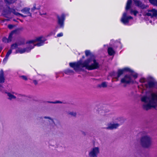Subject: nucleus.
Segmentation results:
<instances>
[{"mask_svg": "<svg viewBox=\"0 0 157 157\" xmlns=\"http://www.w3.org/2000/svg\"><path fill=\"white\" fill-rule=\"evenodd\" d=\"M69 65L76 72L82 70L84 67L88 70H91L97 69L100 66L98 63L95 59L94 56L88 58L83 63L82 60L80 59L76 62L70 63Z\"/></svg>", "mask_w": 157, "mask_h": 157, "instance_id": "nucleus-1", "label": "nucleus"}, {"mask_svg": "<svg viewBox=\"0 0 157 157\" xmlns=\"http://www.w3.org/2000/svg\"><path fill=\"white\" fill-rule=\"evenodd\" d=\"M46 40L43 37L40 36L35 40L29 41L26 43V48H18L16 50V53L22 54L25 52H29L35 46H40L42 45Z\"/></svg>", "mask_w": 157, "mask_h": 157, "instance_id": "nucleus-2", "label": "nucleus"}, {"mask_svg": "<svg viewBox=\"0 0 157 157\" xmlns=\"http://www.w3.org/2000/svg\"><path fill=\"white\" fill-rule=\"evenodd\" d=\"M141 101L143 102V108L148 110L151 108L157 106V95H149L142 97Z\"/></svg>", "mask_w": 157, "mask_h": 157, "instance_id": "nucleus-3", "label": "nucleus"}, {"mask_svg": "<svg viewBox=\"0 0 157 157\" xmlns=\"http://www.w3.org/2000/svg\"><path fill=\"white\" fill-rule=\"evenodd\" d=\"M140 143L141 145L143 147L148 148L152 145V138L148 135L143 136L140 138Z\"/></svg>", "mask_w": 157, "mask_h": 157, "instance_id": "nucleus-4", "label": "nucleus"}, {"mask_svg": "<svg viewBox=\"0 0 157 157\" xmlns=\"http://www.w3.org/2000/svg\"><path fill=\"white\" fill-rule=\"evenodd\" d=\"M30 9L29 8H25L21 10L22 12L26 14V15H24L23 14L16 12L15 10L13 9H9V11L10 12L14 14L17 16H21L23 17H26L27 16L32 17V14L30 12Z\"/></svg>", "mask_w": 157, "mask_h": 157, "instance_id": "nucleus-5", "label": "nucleus"}, {"mask_svg": "<svg viewBox=\"0 0 157 157\" xmlns=\"http://www.w3.org/2000/svg\"><path fill=\"white\" fill-rule=\"evenodd\" d=\"M125 71H128L131 72L132 73L130 75L131 76L132 78V76H133L135 78H136L137 77V74L132 72V71L128 68H125L119 70L118 71L117 76H116L115 75H114L113 76L115 77L114 78L116 79L117 80H118V78Z\"/></svg>", "mask_w": 157, "mask_h": 157, "instance_id": "nucleus-6", "label": "nucleus"}, {"mask_svg": "<svg viewBox=\"0 0 157 157\" xmlns=\"http://www.w3.org/2000/svg\"><path fill=\"white\" fill-rule=\"evenodd\" d=\"M20 29H17L13 31L9 34L8 38H7L6 37H3L2 40L4 43H8L12 41L13 36L14 34H18L20 31Z\"/></svg>", "mask_w": 157, "mask_h": 157, "instance_id": "nucleus-7", "label": "nucleus"}, {"mask_svg": "<svg viewBox=\"0 0 157 157\" xmlns=\"http://www.w3.org/2000/svg\"><path fill=\"white\" fill-rule=\"evenodd\" d=\"M45 119H47V124L45 126V128L47 130H51L53 128V124H55V123L54 119L50 117L44 116V117Z\"/></svg>", "mask_w": 157, "mask_h": 157, "instance_id": "nucleus-8", "label": "nucleus"}, {"mask_svg": "<svg viewBox=\"0 0 157 157\" xmlns=\"http://www.w3.org/2000/svg\"><path fill=\"white\" fill-rule=\"evenodd\" d=\"M100 153L99 148L98 147H94L89 152V157H97Z\"/></svg>", "mask_w": 157, "mask_h": 157, "instance_id": "nucleus-9", "label": "nucleus"}, {"mask_svg": "<svg viewBox=\"0 0 157 157\" xmlns=\"http://www.w3.org/2000/svg\"><path fill=\"white\" fill-rule=\"evenodd\" d=\"M127 14L126 12L124 13L121 19V21L124 24H128L129 20L132 19V17L131 16H127Z\"/></svg>", "mask_w": 157, "mask_h": 157, "instance_id": "nucleus-10", "label": "nucleus"}, {"mask_svg": "<svg viewBox=\"0 0 157 157\" xmlns=\"http://www.w3.org/2000/svg\"><path fill=\"white\" fill-rule=\"evenodd\" d=\"M145 15L150 16L151 18L156 17L157 16V10L155 9L148 10V12L145 13Z\"/></svg>", "mask_w": 157, "mask_h": 157, "instance_id": "nucleus-11", "label": "nucleus"}, {"mask_svg": "<svg viewBox=\"0 0 157 157\" xmlns=\"http://www.w3.org/2000/svg\"><path fill=\"white\" fill-rule=\"evenodd\" d=\"M132 78L130 75H127L121 80V82L123 83H128L132 82Z\"/></svg>", "mask_w": 157, "mask_h": 157, "instance_id": "nucleus-12", "label": "nucleus"}, {"mask_svg": "<svg viewBox=\"0 0 157 157\" xmlns=\"http://www.w3.org/2000/svg\"><path fill=\"white\" fill-rule=\"evenodd\" d=\"M120 124H121L118 123H110L108 124L106 129L110 130L116 129L119 127Z\"/></svg>", "mask_w": 157, "mask_h": 157, "instance_id": "nucleus-13", "label": "nucleus"}, {"mask_svg": "<svg viewBox=\"0 0 157 157\" xmlns=\"http://www.w3.org/2000/svg\"><path fill=\"white\" fill-rule=\"evenodd\" d=\"M65 16L62 14L60 17L58 16V24L60 27H63L64 25V21L65 20Z\"/></svg>", "mask_w": 157, "mask_h": 157, "instance_id": "nucleus-14", "label": "nucleus"}, {"mask_svg": "<svg viewBox=\"0 0 157 157\" xmlns=\"http://www.w3.org/2000/svg\"><path fill=\"white\" fill-rule=\"evenodd\" d=\"M136 5L139 8L144 9L146 8L147 6L143 3L140 1L133 0Z\"/></svg>", "mask_w": 157, "mask_h": 157, "instance_id": "nucleus-15", "label": "nucleus"}, {"mask_svg": "<svg viewBox=\"0 0 157 157\" xmlns=\"http://www.w3.org/2000/svg\"><path fill=\"white\" fill-rule=\"evenodd\" d=\"M7 96L8 97V99L10 100H12L15 99L16 98V97L14 96L13 94H15V93L13 92L12 93L7 92L6 93Z\"/></svg>", "mask_w": 157, "mask_h": 157, "instance_id": "nucleus-16", "label": "nucleus"}, {"mask_svg": "<svg viewBox=\"0 0 157 157\" xmlns=\"http://www.w3.org/2000/svg\"><path fill=\"white\" fill-rule=\"evenodd\" d=\"M4 80L3 72L2 71H0V83H4Z\"/></svg>", "mask_w": 157, "mask_h": 157, "instance_id": "nucleus-17", "label": "nucleus"}, {"mask_svg": "<svg viewBox=\"0 0 157 157\" xmlns=\"http://www.w3.org/2000/svg\"><path fill=\"white\" fill-rule=\"evenodd\" d=\"M12 52V50L11 49H10L9 50L6 54L5 57L4 58L3 60V62L5 63L6 62L8 58L9 55Z\"/></svg>", "mask_w": 157, "mask_h": 157, "instance_id": "nucleus-18", "label": "nucleus"}, {"mask_svg": "<svg viewBox=\"0 0 157 157\" xmlns=\"http://www.w3.org/2000/svg\"><path fill=\"white\" fill-rule=\"evenodd\" d=\"M132 3V0H128L126 4V10H127L129 9Z\"/></svg>", "mask_w": 157, "mask_h": 157, "instance_id": "nucleus-19", "label": "nucleus"}, {"mask_svg": "<svg viewBox=\"0 0 157 157\" xmlns=\"http://www.w3.org/2000/svg\"><path fill=\"white\" fill-rule=\"evenodd\" d=\"M155 85V83L153 81H150L148 82L147 84H146V87L147 88L149 87L151 88L154 86Z\"/></svg>", "mask_w": 157, "mask_h": 157, "instance_id": "nucleus-20", "label": "nucleus"}, {"mask_svg": "<svg viewBox=\"0 0 157 157\" xmlns=\"http://www.w3.org/2000/svg\"><path fill=\"white\" fill-rule=\"evenodd\" d=\"M108 51L109 54L110 55L112 56L114 54V52L113 48L111 47L109 48L108 50Z\"/></svg>", "mask_w": 157, "mask_h": 157, "instance_id": "nucleus-21", "label": "nucleus"}, {"mask_svg": "<svg viewBox=\"0 0 157 157\" xmlns=\"http://www.w3.org/2000/svg\"><path fill=\"white\" fill-rule=\"evenodd\" d=\"M64 72L66 74L68 75H71L72 74L74 73V72L73 71L69 69H67L65 70L64 71Z\"/></svg>", "mask_w": 157, "mask_h": 157, "instance_id": "nucleus-22", "label": "nucleus"}, {"mask_svg": "<svg viewBox=\"0 0 157 157\" xmlns=\"http://www.w3.org/2000/svg\"><path fill=\"white\" fill-rule=\"evenodd\" d=\"M98 86L100 88H105L107 86V84L106 82H102L101 84L98 85Z\"/></svg>", "mask_w": 157, "mask_h": 157, "instance_id": "nucleus-23", "label": "nucleus"}, {"mask_svg": "<svg viewBox=\"0 0 157 157\" xmlns=\"http://www.w3.org/2000/svg\"><path fill=\"white\" fill-rule=\"evenodd\" d=\"M149 1L151 4L157 6V0H149Z\"/></svg>", "mask_w": 157, "mask_h": 157, "instance_id": "nucleus-24", "label": "nucleus"}, {"mask_svg": "<svg viewBox=\"0 0 157 157\" xmlns=\"http://www.w3.org/2000/svg\"><path fill=\"white\" fill-rule=\"evenodd\" d=\"M85 52L86 56H89L90 57V58H91L93 56H94L93 55H92L91 54L89 51L86 50L85 51Z\"/></svg>", "mask_w": 157, "mask_h": 157, "instance_id": "nucleus-25", "label": "nucleus"}, {"mask_svg": "<svg viewBox=\"0 0 157 157\" xmlns=\"http://www.w3.org/2000/svg\"><path fill=\"white\" fill-rule=\"evenodd\" d=\"M17 0H5V2L8 4L12 3L15 2Z\"/></svg>", "mask_w": 157, "mask_h": 157, "instance_id": "nucleus-26", "label": "nucleus"}, {"mask_svg": "<svg viewBox=\"0 0 157 157\" xmlns=\"http://www.w3.org/2000/svg\"><path fill=\"white\" fill-rule=\"evenodd\" d=\"M18 45L17 43L13 44L11 45V49L12 50V49H14L17 47Z\"/></svg>", "mask_w": 157, "mask_h": 157, "instance_id": "nucleus-27", "label": "nucleus"}, {"mask_svg": "<svg viewBox=\"0 0 157 157\" xmlns=\"http://www.w3.org/2000/svg\"><path fill=\"white\" fill-rule=\"evenodd\" d=\"M122 118L120 117H117L115 118L114 119V120L116 122H120L121 123V121H122Z\"/></svg>", "mask_w": 157, "mask_h": 157, "instance_id": "nucleus-28", "label": "nucleus"}, {"mask_svg": "<svg viewBox=\"0 0 157 157\" xmlns=\"http://www.w3.org/2000/svg\"><path fill=\"white\" fill-rule=\"evenodd\" d=\"M68 114L71 115V116H75L76 115L75 112L73 111H69L68 112Z\"/></svg>", "mask_w": 157, "mask_h": 157, "instance_id": "nucleus-29", "label": "nucleus"}, {"mask_svg": "<svg viewBox=\"0 0 157 157\" xmlns=\"http://www.w3.org/2000/svg\"><path fill=\"white\" fill-rule=\"evenodd\" d=\"M130 12L131 13H133L134 15L136 16L138 12L136 10H133L132 9L131 10Z\"/></svg>", "mask_w": 157, "mask_h": 157, "instance_id": "nucleus-30", "label": "nucleus"}, {"mask_svg": "<svg viewBox=\"0 0 157 157\" xmlns=\"http://www.w3.org/2000/svg\"><path fill=\"white\" fill-rule=\"evenodd\" d=\"M19 77L24 80H28L26 76L21 75Z\"/></svg>", "mask_w": 157, "mask_h": 157, "instance_id": "nucleus-31", "label": "nucleus"}, {"mask_svg": "<svg viewBox=\"0 0 157 157\" xmlns=\"http://www.w3.org/2000/svg\"><path fill=\"white\" fill-rule=\"evenodd\" d=\"M36 9H38L36 8V5L35 4H34L33 5V7L31 9V11L33 12Z\"/></svg>", "mask_w": 157, "mask_h": 157, "instance_id": "nucleus-32", "label": "nucleus"}, {"mask_svg": "<svg viewBox=\"0 0 157 157\" xmlns=\"http://www.w3.org/2000/svg\"><path fill=\"white\" fill-rule=\"evenodd\" d=\"M140 81L142 83H144L146 81V79L144 78H142L140 79Z\"/></svg>", "mask_w": 157, "mask_h": 157, "instance_id": "nucleus-33", "label": "nucleus"}, {"mask_svg": "<svg viewBox=\"0 0 157 157\" xmlns=\"http://www.w3.org/2000/svg\"><path fill=\"white\" fill-rule=\"evenodd\" d=\"M63 34L62 33H60L58 34L57 35V37H60L63 36Z\"/></svg>", "mask_w": 157, "mask_h": 157, "instance_id": "nucleus-34", "label": "nucleus"}, {"mask_svg": "<svg viewBox=\"0 0 157 157\" xmlns=\"http://www.w3.org/2000/svg\"><path fill=\"white\" fill-rule=\"evenodd\" d=\"M15 94L16 95H17V96L18 97H24V96H25V95H23L22 94H17V93H15Z\"/></svg>", "mask_w": 157, "mask_h": 157, "instance_id": "nucleus-35", "label": "nucleus"}, {"mask_svg": "<svg viewBox=\"0 0 157 157\" xmlns=\"http://www.w3.org/2000/svg\"><path fill=\"white\" fill-rule=\"evenodd\" d=\"M13 27V25H8V27L10 29H12Z\"/></svg>", "mask_w": 157, "mask_h": 157, "instance_id": "nucleus-36", "label": "nucleus"}, {"mask_svg": "<svg viewBox=\"0 0 157 157\" xmlns=\"http://www.w3.org/2000/svg\"><path fill=\"white\" fill-rule=\"evenodd\" d=\"M46 13H42L41 12H40V15H46Z\"/></svg>", "mask_w": 157, "mask_h": 157, "instance_id": "nucleus-37", "label": "nucleus"}, {"mask_svg": "<svg viewBox=\"0 0 157 157\" xmlns=\"http://www.w3.org/2000/svg\"><path fill=\"white\" fill-rule=\"evenodd\" d=\"M33 82L35 85H36L37 84V82L36 80H33Z\"/></svg>", "mask_w": 157, "mask_h": 157, "instance_id": "nucleus-38", "label": "nucleus"}, {"mask_svg": "<svg viewBox=\"0 0 157 157\" xmlns=\"http://www.w3.org/2000/svg\"><path fill=\"white\" fill-rule=\"evenodd\" d=\"M48 102L49 103H59V102H52V101H48Z\"/></svg>", "mask_w": 157, "mask_h": 157, "instance_id": "nucleus-39", "label": "nucleus"}, {"mask_svg": "<svg viewBox=\"0 0 157 157\" xmlns=\"http://www.w3.org/2000/svg\"><path fill=\"white\" fill-rule=\"evenodd\" d=\"M82 58H84V56H83L82 57Z\"/></svg>", "mask_w": 157, "mask_h": 157, "instance_id": "nucleus-40", "label": "nucleus"}, {"mask_svg": "<svg viewBox=\"0 0 157 157\" xmlns=\"http://www.w3.org/2000/svg\"><path fill=\"white\" fill-rule=\"evenodd\" d=\"M113 80H112V82H113Z\"/></svg>", "mask_w": 157, "mask_h": 157, "instance_id": "nucleus-41", "label": "nucleus"}]
</instances>
